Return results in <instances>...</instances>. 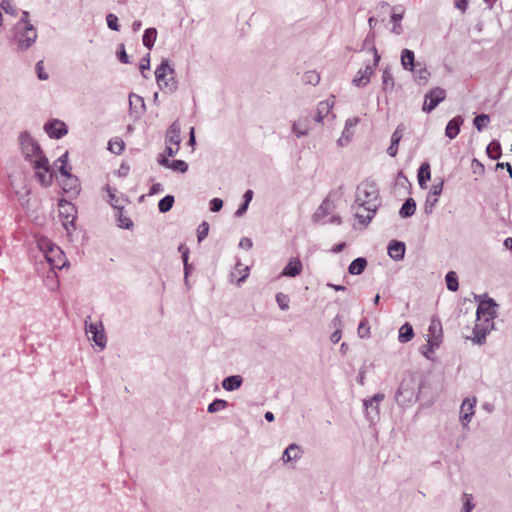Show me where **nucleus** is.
<instances>
[{
	"label": "nucleus",
	"instance_id": "54",
	"mask_svg": "<svg viewBox=\"0 0 512 512\" xmlns=\"http://www.w3.org/2000/svg\"><path fill=\"white\" fill-rule=\"evenodd\" d=\"M118 222H119V227H121V228L130 229L133 226V222L131 221V219L124 216L122 213V210H120V213L118 216Z\"/></svg>",
	"mask_w": 512,
	"mask_h": 512
},
{
	"label": "nucleus",
	"instance_id": "57",
	"mask_svg": "<svg viewBox=\"0 0 512 512\" xmlns=\"http://www.w3.org/2000/svg\"><path fill=\"white\" fill-rule=\"evenodd\" d=\"M223 207V201L220 198H213L210 201V210L212 212H218Z\"/></svg>",
	"mask_w": 512,
	"mask_h": 512
},
{
	"label": "nucleus",
	"instance_id": "21",
	"mask_svg": "<svg viewBox=\"0 0 512 512\" xmlns=\"http://www.w3.org/2000/svg\"><path fill=\"white\" fill-rule=\"evenodd\" d=\"M105 189L109 196L108 202L110 205L117 210H122L124 208V203L126 202L123 194L117 195V190L110 185H106Z\"/></svg>",
	"mask_w": 512,
	"mask_h": 512
},
{
	"label": "nucleus",
	"instance_id": "53",
	"mask_svg": "<svg viewBox=\"0 0 512 512\" xmlns=\"http://www.w3.org/2000/svg\"><path fill=\"white\" fill-rule=\"evenodd\" d=\"M208 231H209V224L207 222H202L199 227H198V233H197V238H198V241L201 242L207 235H208Z\"/></svg>",
	"mask_w": 512,
	"mask_h": 512
},
{
	"label": "nucleus",
	"instance_id": "28",
	"mask_svg": "<svg viewBox=\"0 0 512 512\" xmlns=\"http://www.w3.org/2000/svg\"><path fill=\"white\" fill-rule=\"evenodd\" d=\"M242 383H243L242 376H240V375H232V376L226 377L222 381V387L226 391L231 392V391H235V390L239 389L241 387Z\"/></svg>",
	"mask_w": 512,
	"mask_h": 512
},
{
	"label": "nucleus",
	"instance_id": "32",
	"mask_svg": "<svg viewBox=\"0 0 512 512\" xmlns=\"http://www.w3.org/2000/svg\"><path fill=\"white\" fill-rule=\"evenodd\" d=\"M416 211V202L413 198H407L400 208L399 215L402 218L411 217Z\"/></svg>",
	"mask_w": 512,
	"mask_h": 512
},
{
	"label": "nucleus",
	"instance_id": "17",
	"mask_svg": "<svg viewBox=\"0 0 512 512\" xmlns=\"http://www.w3.org/2000/svg\"><path fill=\"white\" fill-rule=\"evenodd\" d=\"M377 209L367 205H357L355 208V218L359 223L367 225L375 216Z\"/></svg>",
	"mask_w": 512,
	"mask_h": 512
},
{
	"label": "nucleus",
	"instance_id": "15",
	"mask_svg": "<svg viewBox=\"0 0 512 512\" xmlns=\"http://www.w3.org/2000/svg\"><path fill=\"white\" fill-rule=\"evenodd\" d=\"M476 398H466L460 407V421L464 427L472 420L475 413Z\"/></svg>",
	"mask_w": 512,
	"mask_h": 512
},
{
	"label": "nucleus",
	"instance_id": "12",
	"mask_svg": "<svg viewBox=\"0 0 512 512\" xmlns=\"http://www.w3.org/2000/svg\"><path fill=\"white\" fill-rule=\"evenodd\" d=\"M428 350L424 352V355L429 358L428 352L433 353L434 349L441 343L442 327L438 320H432L428 329Z\"/></svg>",
	"mask_w": 512,
	"mask_h": 512
},
{
	"label": "nucleus",
	"instance_id": "22",
	"mask_svg": "<svg viewBox=\"0 0 512 512\" xmlns=\"http://www.w3.org/2000/svg\"><path fill=\"white\" fill-rule=\"evenodd\" d=\"M463 122L464 119L460 115L455 116L453 119H451L445 128L446 137H448L449 139L456 138L460 132V127L463 124Z\"/></svg>",
	"mask_w": 512,
	"mask_h": 512
},
{
	"label": "nucleus",
	"instance_id": "64",
	"mask_svg": "<svg viewBox=\"0 0 512 512\" xmlns=\"http://www.w3.org/2000/svg\"><path fill=\"white\" fill-rule=\"evenodd\" d=\"M341 337H342V331L337 329L331 334L330 340L332 343L336 344L340 341Z\"/></svg>",
	"mask_w": 512,
	"mask_h": 512
},
{
	"label": "nucleus",
	"instance_id": "35",
	"mask_svg": "<svg viewBox=\"0 0 512 512\" xmlns=\"http://www.w3.org/2000/svg\"><path fill=\"white\" fill-rule=\"evenodd\" d=\"M157 31L155 28H148L144 31V35L142 38L143 45L148 49H151L156 41Z\"/></svg>",
	"mask_w": 512,
	"mask_h": 512
},
{
	"label": "nucleus",
	"instance_id": "55",
	"mask_svg": "<svg viewBox=\"0 0 512 512\" xmlns=\"http://www.w3.org/2000/svg\"><path fill=\"white\" fill-rule=\"evenodd\" d=\"M140 72L144 78H147V75L145 74V71H148L150 69V59L149 55L142 58L140 65H139Z\"/></svg>",
	"mask_w": 512,
	"mask_h": 512
},
{
	"label": "nucleus",
	"instance_id": "36",
	"mask_svg": "<svg viewBox=\"0 0 512 512\" xmlns=\"http://www.w3.org/2000/svg\"><path fill=\"white\" fill-rule=\"evenodd\" d=\"M487 155L489 158L496 160L501 156V145L498 141H491L486 148Z\"/></svg>",
	"mask_w": 512,
	"mask_h": 512
},
{
	"label": "nucleus",
	"instance_id": "10",
	"mask_svg": "<svg viewBox=\"0 0 512 512\" xmlns=\"http://www.w3.org/2000/svg\"><path fill=\"white\" fill-rule=\"evenodd\" d=\"M91 316L85 319V332L89 340H92L100 349L106 346V336L101 322H91Z\"/></svg>",
	"mask_w": 512,
	"mask_h": 512
},
{
	"label": "nucleus",
	"instance_id": "63",
	"mask_svg": "<svg viewBox=\"0 0 512 512\" xmlns=\"http://www.w3.org/2000/svg\"><path fill=\"white\" fill-rule=\"evenodd\" d=\"M239 246L249 250L250 248H252L253 243L251 239L244 237L240 240Z\"/></svg>",
	"mask_w": 512,
	"mask_h": 512
},
{
	"label": "nucleus",
	"instance_id": "6",
	"mask_svg": "<svg viewBox=\"0 0 512 512\" xmlns=\"http://www.w3.org/2000/svg\"><path fill=\"white\" fill-rule=\"evenodd\" d=\"M22 153L29 164H33L34 160L40 157H46L40 145L32 138L28 132H22L19 136Z\"/></svg>",
	"mask_w": 512,
	"mask_h": 512
},
{
	"label": "nucleus",
	"instance_id": "27",
	"mask_svg": "<svg viewBox=\"0 0 512 512\" xmlns=\"http://www.w3.org/2000/svg\"><path fill=\"white\" fill-rule=\"evenodd\" d=\"M129 106H130V110L133 113H136L138 115L142 114L145 110V102H144L143 97H141L137 94L131 93L129 95Z\"/></svg>",
	"mask_w": 512,
	"mask_h": 512
},
{
	"label": "nucleus",
	"instance_id": "47",
	"mask_svg": "<svg viewBox=\"0 0 512 512\" xmlns=\"http://www.w3.org/2000/svg\"><path fill=\"white\" fill-rule=\"evenodd\" d=\"M106 23H107V26L113 30V31H119L120 30V25H119V20H118V17L113 14V13H109L106 15Z\"/></svg>",
	"mask_w": 512,
	"mask_h": 512
},
{
	"label": "nucleus",
	"instance_id": "33",
	"mask_svg": "<svg viewBox=\"0 0 512 512\" xmlns=\"http://www.w3.org/2000/svg\"><path fill=\"white\" fill-rule=\"evenodd\" d=\"M414 336L413 327L409 323L403 324L399 329L398 340L400 343H407Z\"/></svg>",
	"mask_w": 512,
	"mask_h": 512
},
{
	"label": "nucleus",
	"instance_id": "52",
	"mask_svg": "<svg viewBox=\"0 0 512 512\" xmlns=\"http://www.w3.org/2000/svg\"><path fill=\"white\" fill-rule=\"evenodd\" d=\"M36 73L40 80H47L49 78V74L44 69V62L42 60L36 63Z\"/></svg>",
	"mask_w": 512,
	"mask_h": 512
},
{
	"label": "nucleus",
	"instance_id": "41",
	"mask_svg": "<svg viewBox=\"0 0 512 512\" xmlns=\"http://www.w3.org/2000/svg\"><path fill=\"white\" fill-rule=\"evenodd\" d=\"M228 402L223 399H215L208 405L207 411L209 413H216L225 410L228 407Z\"/></svg>",
	"mask_w": 512,
	"mask_h": 512
},
{
	"label": "nucleus",
	"instance_id": "3",
	"mask_svg": "<svg viewBox=\"0 0 512 512\" xmlns=\"http://www.w3.org/2000/svg\"><path fill=\"white\" fill-rule=\"evenodd\" d=\"M356 205H367L373 208H378L379 203V190L376 184L372 181H363L360 183L356 190Z\"/></svg>",
	"mask_w": 512,
	"mask_h": 512
},
{
	"label": "nucleus",
	"instance_id": "38",
	"mask_svg": "<svg viewBox=\"0 0 512 512\" xmlns=\"http://www.w3.org/2000/svg\"><path fill=\"white\" fill-rule=\"evenodd\" d=\"M124 146V141L118 137H115L108 142V149L116 155L122 153Z\"/></svg>",
	"mask_w": 512,
	"mask_h": 512
},
{
	"label": "nucleus",
	"instance_id": "42",
	"mask_svg": "<svg viewBox=\"0 0 512 512\" xmlns=\"http://www.w3.org/2000/svg\"><path fill=\"white\" fill-rule=\"evenodd\" d=\"M402 18H403V14L402 13H393L392 14L391 20L394 23V25H393V27L391 29L392 33H394L396 35H400L402 33L403 29H402V25L400 23Z\"/></svg>",
	"mask_w": 512,
	"mask_h": 512
},
{
	"label": "nucleus",
	"instance_id": "26",
	"mask_svg": "<svg viewBox=\"0 0 512 512\" xmlns=\"http://www.w3.org/2000/svg\"><path fill=\"white\" fill-rule=\"evenodd\" d=\"M360 122V119L358 117H352V118H348L345 122V126H344V130L342 132V136L341 138L338 140V142L340 143V145H343V141L345 140L346 142L350 141L352 135H353V131L352 129L358 125V123Z\"/></svg>",
	"mask_w": 512,
	"mask_h": 512
},
{
	"label": "nucleus",
	"instance_id": "29",
	"mask_svg": "<svg viewBox=\"0 0 512 512\" xmlns=\"http://www.w3.org/2000/svg\"><path fill=\"white\" fill-rule=\"evenodd\" d=\"M415 55L414 52L410 49H403L401 52V65L403 69L408 71H413L415 67Z\"/></svg>",
	"mask_w": 512,
	"mask_h": 512
},
{
	"label": "nucleus",
	"instance_id": "9",
	"mask_svg": "<svg viewBox=\"0 0 512 512\" xmlns=\"http://www.w3.org/2000/svg\"><path fill=\"white\" fill-rule=\"evenodd\" d=\"M165 142V153L167 156H175L179 151L181 143V126L178 120L174 121L168 128L165 135Z\"/></svg>",
	"mask_w": 512,
	"mask_h": 512
},
{
	"label": "nucleus",
	"instance_id": "5",
	"mask_svg": "<svg viewBox=\"0 0 512 512\" xmlns=\"http://www.w3.org/2000/svg\"><path fill=\"white\" fill-rule=\"evenodd\" d=\"M38 245L51 268L62 269L66 265V259L60 247L51 243L48 239H41Z\"/></svg>",
	"mask_w": 512,
	"mask_h": 512
},
{
	"label": "nucleus",
	"instance_id": "56",
	"mask_svg": "<svg viewBox=\"0 0 512 512\" xmlns=\"http://www.w3.org/2000/svg\"><path fill=\"white\" fill-rule=\"evenodd\" d=\"M118 53H117V56H118V59L121 63H129V57L125 51V47H124V44H120L119 47H118Z\"/></svg>",
	"mask_w": 512,
	"mask_h": 512
},
{
	"label": "nucleus",
	"instance_id": "1",
	"mask_svg": "<svg viewBox=\"0 0 512 512\" xmlns=\"http://www.w3.org/2000/svg\"><path fill=\"white\" fill-rule=\"evenodd\" d=\"M496 303L489 299L482 301L476 311L477 320L473 329V342L483 344L486 340L487 334L494 327V318L496 316Z\"/></svg>",
	"mask_w": 512,
	"mask_h": 512
},
{
	"label": "nucleus",
	"instance_id": "40",
	"mask_svg": "<svg viewBox=\"0 0 512 512\" xmlns=\"http://www.w3.org/2000/svg\"><path fill=\"white\" fill-rule=\"evenodd\" d=\"M174 196L166 195L163 197L158 203V209L161 213H166L170 211L174 204Z\"/></svg>",
	"mask_w": 512,
	"mask_h": 512
},
{
	"label": "nucleus",
	"instance_id": "43",
	"mask_svg": "<svg viewBox=\"0 0 512 512\" xmlns=\"http://www.w3.org/2000/svg\"><path fill=\"white\" fill-rule=\"evenodd\" d=\"M384 399V394H381V393H377L375 394L371 399H366L364 400V407L366 409L368 408H375V410L377 411L378 410V405L379 403Z\"/></svg>",
	"mask_w": 512,
	"mask_h": 512
},
{
	"label": "nucleus",
	"instance_id": "7",
	"mask_svg": "<svg viewBox=\"0 0 512 512\" xmlns=\"http://www.w3.org/2000/svg\"><path fill=\"white\" fill-rule=\"evenodd\" d=\"M34 170V178L43 187H49L53 183L54 171L47 157H40L30 165Z\"/></svg>",
	"mask_w": 512,
	"mask_h": 512
},
{
	"label": "nucleus",
	"instance_id": "14",
	"mask_svg": "<svg viewBox=\"0 0 512 512\" xmlns=\"http://www.w3.org/2000/svg\"><path fill=\"white\" fill-rule=\"evenodd\" d=\"M444 181L440 179L438 183L432 185L424 204V210L426 214L433 212L435 206L438 203V197L443 191Z\"/></svg>",
	"mask_w": 512,
	"mask_h": 512
},
{
	"label": "nucleus",
	"instance_id": "30",
	"mask_svg": "<svg viewBox=\"0 0 512 512\" xmlns=\"http://www.w3.org/2000/svg\"><path fill=\"white\" fill-rule=\"evenodd\" d=\"M431 179L430 164L424 162L418 170V183L422 189L427 188V181Z\"/></svg>",
	"mask_w": 512,
	"mask_h": 512
},
{
	"label": "nucleus",
	"instance_id": "20",
	"mask_svg": "<svg viewBox=\"0 0 512 512\" xmlns=\"http://www.w3.org/2000/svg\"><path fill=\"white\" fill-rule=\"evenodd\" d=\"M331 210L332 203L328 199H325L313 214L312 220L316 223L325 224L326 221H324V219L330 214Z\"/></svg>",
	"mask_w": 512,
	"mask_h": 512
},
{
	"label": "nucleus",
	"instance_id": "24",
	"mask_svg": "<svg viewBox=\"0 0 512 512\" xmlns=\"http://www.w3.org/2000/svg\"><path fill=\"white\" fill-rule=\"evenodd\" d=\"M405 244L400 241H392L388 245V255L396 261L402 260L405 255Z\"/></svg>",
	"mask_w": 512,
	"mask_h": 512
},
{
	"label": "nucleus",
	"instance_id": "13",
	"mask_svg": "<svg viewBox=\"0 0 512 512\" xmlns=\"http://www.w3.org/2000/svg\"><path fill=\"white\" fill-rule=\"evenodd\" d=\"M446 97V92L444 89L436 87L432 89L425 96V101L423 104V111L431 112L434 110L439 103H441Z\"/></svg>",
	"mask_w": 512,
	"mask_h": 512
},
{
	"label": "nucleus",
	"instance_id": "49",
	"mask_svg": "<svg viewBox=\"0 0 512 512\" xmlns=\"http://www.w3.org/2000/svg\"><path fill=\"white\" fill-rule=\"evenodd\" d=\"M304 81H305V83H308L311 85H317L320 81V76L315 71H308L304 74Z\"/></svg>",
	"mask_w": 512,
	"mask_h": 512
},
{
	"label": "nucleus",
	"instance_id": "37",
	"mask_svg": "<svg viewBox=\"0 0 512 512\" xmlns=\"http://www.w3.org/2000/svg\"><path fill=\"white\" fill-rule=\"evenodd\" d=\"M447 289L455 292L459 288L457 274L454 271H449L445 276Z\"/></svg>",
	"mask_w": 512,
	"mask_h": 512
},
{
	"label": "nucleus",
	"instance_id": "2",
	"mask_svg": "<svg viewBox=\"0 0 512 512\" xmlns=\"http://www.w3.org/2000/svg\"><path fill=\"white\" fill-rule=\"evenodd\" d=\"M24 21H18L12 28V42L17 52L27 51L37 40L38 33L34 26H25Z\"/></svg>",
	"mask_w": 512,
	"mask_h": 512
},
{
	"label": "nucleus",
	"instance_id": "60",
	"mask_svg": "<svg viewBox=\"0 0 512 512\" xmlns=\"http://www.w3.org/2000/svg\"><path fill=\"white\" fill-rule=\"evenodd\" d=\"M58 170H59L61 176H63L64 178H68L69 176H73L70 173L71 167H69L67 164L60 165L58 167Z\"/></svg>",
	"mask_w": 512,
	"mask_h": 512
},
{
	"label": "nucleus",
	"instance_id": "62",
	"mask_svg": "<svg viewBox=\"0 0 512 512\" xmlns=\"http://www.w3.org/2000/svg\"><path fill=\"white\" fill-rule=\"evenodd\" d=\"M332 327L335 328V330L339 329L342 331V318L340 315H336L332 321H331Z\"/></svg>",
	"mask_w": 512,
	"mask_h": 512
},
{
	"label": "nucleus",
	"instance_id": "4",
	"mask_svg": "<svg viewBox=\"0 0 512 512\" xmlns=\"http://www.w3.org/2000/svg\"><path fill=\"white\" fill-rule=\"evenodd\" d=\"M175 71L165 59L155 69V78L159 88L167 93H173L177 89V81L174 77Z\"/></svg>",
	"mask_w": 512,
	"mask_h": 512
},
{
	"label": "nucleus",
	"instance_id": "23",
	"mask_svg": "<svg viewBox=\"0 0 512 512\" xmlns=\"http://www.w3.org/2000/svg\"><path fill=\"white\" fill-rule=\"evenodd\" d=\"M302 271V263L298 258H291L281 272V276L296 277Z\"/></svg>",
	"mask_w": 512,
	"mask_h": 512
},
{
	"label": "nucleus",
	"instance_id": "44",
	"mask_svg": "<svg viewBox=\"0 0 512 512\" xmlns=\"http://www.w3.org/2000/svg\"><path fill=\"white\" fill-rule=\"evenodd\" d=\"M490 122V117L487 114L477 115L474 119V125L476 129L480 132L482 131Z\"/></svg>",
	"mask_w": 512,
	"mask_h": 512
},
{
	"label": "nucleus",
	"instance_id": "59",
	"mask_svg": "<svg viewBox=\"0 0 512 512\" xmlns=\"http://www.w3.org/2000/svg\"><path fill=\"white\" fill-rule=\"evenodd\" d=\"M369 332V327L366 325V321L363 320L358 326V334L361 338H364Z\"/></svg>",
	"mask_w": 512,
	"mask_h": 512
},
{
	"label": "nucleus",
	"instance_id": "34",
	"mask_svg": "<svg viewBox=\"0 0 512 512\" xmlns=\"http://www.w3.org/2000/svg\"><path fill=\"white\" fill-rule=\"evenodd\" d=\"M292 131L296 135L297 138H301L303 136L308 135L309 126L306 123V120L299 119L292 124Z\"/></svg>",
	"mask_w": 512,
	"mask_h": 512
},
{
	"label": "nucleus",
	"instance_id": "16",
	"mask_svg": "<svg viewBox=\"0 0 512 512\" xmlns=\"http://www.w3.org/2000/svg\"><path fill=\"white\" fill-rule=\"evenodd\" d=\"M45 132L55 139H60L68 133L67 126L61 120H52L44 125Z\"/></svg>",
	"mask_w": 512,
	"mask_h": 512
},
{
	"label": "nucleus",
	"instance_id": "11",
	"mask_svg": "<svg viewBox=\"0 0 512 512\" xmlns=\"http://www.w3.org/2000/svg\"><path fill=\"white\" fill-rule=\"evenodd\" d=\"M371 51L374 55V64L373 66L368 65L364 69L358 71L357 75L352 81V83L357 87H364L369 83L370 77L374 71V67H376L380 61V55L378 54L375 46L371 47Z\"/></svg>",
	"mask_w": 512,
	"mask_h": 512
},
{
	"label": "nucleus",
	"instance_id": "50",
	"mask_svg": "<svg viewBox=\"0 0 512 512\" xmlns=\"http://www.w3.org/2000/svg\"><path fill=\"white\" fill-rule=\"evenodd\" d=\"M169 169L185 173L188 170V164L183 160H174L171 162Z\"/></svg>",
	"mask_w": 512,
	"mask_h": 512
},
{
	"label": "nucleus",
	"instance_id": "19",
	"mask_svg": "<svg viewBox=\"0 0 512 512\" xmlns=\"http://www.w3.org/2000/svg\"><path fill=\"white\" fill-rule=\"evenodd\" d=\"M334 104L335 100L333 96L329 99L319 102L317 105L316 115L314 116L315 122L322 123L323 119L330 113Z\"/></svg>",
	"mask_w": 512,
	"mask_h": 512
},
{
	"label": "nucleus",
	"instance_id": "31",
	"mask_svg": "<svg viewBox=\"0 0 512 512\" xmlns=\"http://www.w3.org/2000/svg\"><path fill=\"white\" fill-rule=\"evenodd\" d=\"M366 266L367 260L363 257H358L350 263L348 272L351 275H360L365 270Z\"/></svg>",
	"mask_w": 512,
	"mask_h": 512
},
{
	"label": "nucleus",
	"instance_id": "45",
	"mask_svg": "<svg viewBox=\"0 0 512 512\" xmlns=\"http://www.w3.org/2000/svg\"><path fill=\"white\" fill-rule=\"evenodd\" d=\"M78 178L76 176H69L68 178H65L63 181V189L66 192L76 190L78 188Z\"/></svg>",
	"mask_w": 512,
	"mask_h": 512
},
{
	"label": "nucleus",
	"instance_id": "61",
	"mask_svg": "<svg viewBox=\"0 0 512 512\" xmlns=\"http://www.w3.org/2000/svg\"><path fill=\"white\" fill-rule=\"evenodd\" d=\"M169 156H167V154H162V155H159L158 157V163L161 165V166H164L166 168H169L170 165H171V162L169 161Z\"/></svg>",
	"mask_w": 512,
	"mask_h": 512
},
{
	"label": "nucleus",
	"instance_id": "48",
	"mask_svg": "<svg viewBox=\"0 0 512 512\" xmlns=\"http://www.w3.org/2000/svg\"><path fill=\"white\" fill-rule=\"evenodd\" d=\"M0 7L7 14H11L13 16L17 14V9L11 0H2L0 3Z\"/></svg>",
	"mask_w": 512,
	"mask_h": 512
},
{
	"label": "nucleus",
	"instance_id": "39",
	"mask_svg": "<svg viewBox=\"0 0 512 512\" xmlns=\"http://www.w3.org/2000/svg\"><path fill=\"white\" fill-rule=\"evenodd\" d=\"M382 84L384 91H392L394 88V78L390 70L385 69L382 74Z\"/></svg>",
	"mask_w": 512,
	"mask_h": 512
},
{
	"label": "nucleus",
	"instance_id": "18",
	"mask_svg": "<svg viewBox=\"0 0 512 512\" xmlns=\"http://www.w3.org/2000/svg\"><path fill=\"white\" fill-rule=\"evenodd\" d=\"M405 131V126L403 124H399L395 131L391 135V144L387 148V154L391 157H395L398 153V145L403 137Z\"/></svg>",
	"mask_w": 512,
	"mask_h": 512
},
{
	"label": "nucleus",
	"instance_id": "58",
	"mask_svg": "<svg viewBox=\"0 0 512 512\" xmlns=\"http://www.w3.org/2000/svg\"><path fill=\"white\" fill-rule=\"evenodd\" d=\"M60 207H61V208H63V209L65 210V213H67V215H66V217H67V218H68L69 216H71V217H72V219H71L70 223H73L74 215H73V214H71V212H73V211H74V207H73V205H72L71 203H69V202H66V201H65V202H64V204H62V203L60 204Z\"/></svg>",
	"mask_w": 512,
	"mask_h": 512
},
{
	"label": "nucleus",
	"instance_id": "46",
	"mask_svg": "<svg viewBox=\"0 0 512 512\" xmlns=\"http://www.w3.org/2000/svg\"><path fill=\"white\" fill-rule=\"evenodd\" d=\"M276 302L282 311H286L289 309L290 299H289L288 295H286L282 292L277 293L276 294Z\"/></svg>",
	"mask_w": 512,
	"mask_h": 512
},
{
	"label": "nucleus",
	"instance_id": "51",
	"mask_svg": "<svg viewBox=\"0 0 512 512\" xmlns=\"http://www.w3.org/2000/svg\"><path fill=\"white\" fill-rule=\"evenodd\" d=\"M463 501H464V503H463L462 512H471L472 509L474 508L473 496L471 494L464 493Z\"/></svg>",
	"mask_w": 512,
	"mask_h": 512
},
{
	"label": "nucleus",
	"instance_id": "25",
	"mask_svg": "<svg viewBox=\"0 0 512 512\" xmlns=\"http://www.w3.org/2000/svg\"><path fill=\"white\" fill-rule=\"evenodd\" d=\"M301 454L302 451L300 447L297 444L292 443L284 450L281 459L284 463L297 461L301 458Z\"/></svg>",
	"mask_w": 512,
	"mask_h": 512
},
{
	"label": "nucleus",
	"instance_id": "8",
	"mask_svg": "<svg viewBox=\"0 0 512 512\" xmlns=\"http://www.w3.org/2000/svg\"><path fill=\"white\" fill-rule=\"evenodd\" d=\"M416 383L413 379L403 380L396 392V402L401 406H409L417 401Z\"/></svg>",
	"mask_w": 512,
	"mask_h": 512
}]
</instances>
